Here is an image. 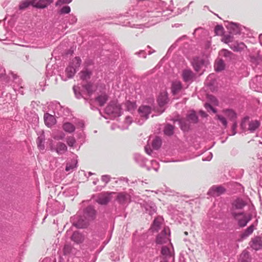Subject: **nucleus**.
<instances>
[{"mask_svg":"<svg viewBox=\"0 0 262 262\" xmlns=\"http://www.w3.org/2000/svg\"><path fill=\"white\" fill-rule=\"evenodd\" d=\"M245 257L246 253L245 252V251H243L240 255L239 260L241 261V262H245Z\"/></svg>","mask_w":262,"mask_h":262,"instance_id":"nucleus-54","label":"nucleus"},{"mask_svg":"<svg viewBox=\"0 0 262 262\" xmlns=\"http://www.w3.org/2000/svg\"><path fill=\"white\" fill-rule=\"evenodd\" d=\"M211 45V43L210 42H208L206 45V48H209Z\"/></svg>","mask_w":262,"mask_h":262,"instance_id":"nucleus-61","label":"nucleus"},{"mask_svg":"<svg viewBox=\"0 0 262 262\" xmlns=\"http://www.w3.org/2000/svg\"><path fill=\"white\" fill-rule=\"evenodd\" d=\"M223 112L230 120L234 121L236 118V114L232 110H224Z\"/></svg>","mask_w":262,"mask_h":262,"instance_id":"nucleus-27","label":"nucleus"},{"mask_svg":"<svg viewBox=\"0 0 262 262\" xmlns=\"http://www.w3.org/2000/svg\"><path fill=\"white\" fill-rule=\"evenodd\" d=\"M77 161L76 160H73L71 161V163H68L67 164V166L66 167V170L67 171H69L73 169L76 168L77 166Z\"/></svg>","mask_w":262,"mask_h":262,"instance_id":"nucleus-38","label":"nucleus"},{"mask_svg":"<svg viewBox=\"0 0 262 262\" xmlns=\"http://www.w3.org/2000/svg\"><path fill=\"white\" fill-rule=\"evenodd\" d=\"M45 136L42 133L40 135L36 140V143L37 144V147L39 149V150H44L45 146Z\"/></svg>","mask_w":262,"mask_h":262,"instance_id":"nucleus-23","label":"nucleus"},{"mask_svg":"<svg viewBox=\"0 0 262 262\" xmlns=\"http://www.w3.org/2000/svg\"><path fill=\"white\" fill-rule=\"evenodd\" d=\"M170 231L168 228L165 227L162 232L159 234L156 238L157 244H163L170 241L169 238Z\"/></svg>","mask_w":262,"mask_h":262,"instance_id":"nucleus-7","label":"nucleus"},{"mask_svg":"<svg viewBox=\"0 0 262 262\" xmlns=\"http://www.w3.org/2000/svg\"><path fill=\"white\" fill-rule=\"evenodd\" d=\"M115 193L113 192H102L98 195L96 202L101 205H106L111 200V195Z\"/></svg>","mask_w":262,"mask_h":262,"instance_id":"nucleus-9","label":"nucleus"},{"mask_svg":"<svg viewBox=\"0 0 262 262\" xmlns=\"http://www.w3.org/2000/svg\"><path fill=\"white\" fill-rule=\"evenodd\" d=\"M205 107L206 109H207L208 111L209 110H211V109H213V107L210 104L208 103H206L205 104Z\"/></svg>","mask_w":262,"mask_h":262,"instance_id":"nucleus-56","label":"nucleus"},{"mask_svg":"<svg viewBox=\"0 0 262 262\" xmlns=\"http://www.w3.org/2000/svg\"><path fill=\"white\" fill-rule=\"evenodd\" d=\"M225 67V63L222 59L217 60L214 64V69L216 72H220L224 70Z\"/></svg>","mask_w":262,"mask_h":262,"instance_id":"nucleus-28","label":"nucleus"},{"mask_svg":"<svg viewBox=\"0 0 262 262\" xmlns=\"http://www.w3.org/2000/svg\"><path fill=\"white\" fill-rule=\"evenodd\" d=\"M11 75H12V76H13V78L14 79L16 78L17 76H16L15 74H13V73H11Z\"/></svg>","mask_w":262,"mask_h":262,"instance_id":"nucleus-62","label":"nucleus"},{"mask_svg":"<svg viewBox=\"0 0 262 262\" xmlns=\"http://www.w3.org/2000/svg\"><path fill=\"white\" fill-rule=\"evenodd\" d=\"M63 129L65 132L71 133L75 131V127L72 123L66 122L63 125Z\"/></svg>","mask_w":262,"mask_h":262,"instance_id":"nucleus-33","label":"nucleus"},{"mask_svg":"<svg viewBox=\"0 0 262 262\" xmlns=\"http://www.w3.org/2000/svg\"><path fill=\"white\" fill-rule=\"evenodd\" d=\"M32 5V0H25L21 2L19 5V10H24Z\"/></svg>","mask_w":262,"mask_h":262,"instance_id":"nucleus-36","label":"nucleus"},{"mask_svg":"<svg viewBox=\"0 0 262 262\" xmlns=\"http://www.w3.org/2000/svg\"><path fill=\"white\" fill-rule=\"evenodd\" d=\"M181 82L179 81L172 82L171 85V92L173 95L178 94L182 89Z\"/></svg>","mask_w":262,"mask_h":262,"instance_id":"nucleus-21","label":"nucleus"},{"mask_svg":"<svg viewBox=\"0 0 262 262\" xmlns=\"http://www.w3.org/2000/svg\"><path fill=\"white\" fill-rule=\"evenodd\" d=\"M260 125V123L259 121L256 120H252L248 123V130L251 132H253L259 127Z\"/></svg>","mask_w":262,"mask_h":262,"instance_id":"nucleus-22","label":"nucleus"},{"mask_svg":"<svg viewBox=\"0 0 262 262\" xmlns=\"http://www.w3.org/2000/svg\"><path fill=\"white\" fill-rule=\"evenodd\" d=\"M88 221L87 218H85V220L80 218L77 222L73 223V225L78 228H84L88 226Z\"/></svg>","mask_w":262,"mask_h":262,"instance_id":"nucleus-25","label":"nucleus"},{"mask_svg":"<svg viewBox=\"0 0 262 262\" xmlns=\"http://www.w3.org/2000/svg\"><path fill=\"white\" fill-rule=\"evenodd\" d=\"M186 118L191 123H196L198 121V118L195 112L193 111L187 115Z\"/></svg>","mask_w":262,"mask_h":262,"instance_id":"nucleus-31","label":"nucleus"},{"mask_svg":"<svg viewBox=\"0 0 262 262\" xmlns=\"http://www.w3.org/2000/svg\"><path fill=\"white\" fill-rule=\"evenodd\" d=\"M43 118L45 124L49 127L52 126L56 123L54 116L48 113L45 114Z\"/></svg>","mask_w":262,"mask_h":262,"instance_id":"nucleus-15","label":"nucleus"},{"mask_svg":"<svg viewBox=\"0 0 262 262\" xmlns=\"http://www.w3.org/2000/svg\"><path fill=\"white\" fill-rule=\"evenodd\" d=\"M111 177L108 175H103L101 177V180L105 182V184H107L108 183V182L110 181Z\"/></svg>","mask_w":262,"mask_h":262,"instance_id":"nucleus-51","label":"nucleus"},{"mask_svg":"<svg viewBox=\"0 0 262 262\" xmlns=\"http://www.w3.org/2000/svg\"><path fill=\"white\" fill-rule=\"evenodd\" d=\"M174 126L170 124H167L164 128L163 132L164 134L168 136L172 135L174 132Z\"/></svg>","mask_w":262,"mask_h":262,"instance_id":"nucleus-32","label":"nucleus"},{"mask_svg":"<svg viewBox=\"0 0 262 262\" xmlns=\"http://www.w3.org/2000/svg\"><path fill=\"white\" fill-rule=\"evenodd\" d=\"M220 54L221 56L229 59H231L233 56V54L232 52L226 49L222 50Z\"/></svg>","mask_w":262,"mask_h":262,"instance_id":"nucleus-39","label":"nucleus"},{"mask_svg":"<svg viewBox=\"0 0 262 262\" xmlns=\"http://www.w3.org/2000/svg\"><path fill=\"white\" fill-rule=\"evenodd\" d=\"M105 113L113 118L121 115V107L119 103L116 102H111L105 108Z\"/></svg>","mask_w":262,"mask_h":262,"instance_id":"nucleus-5","label":"nucleus"},{"mask_svg":"<svg viewBox=\"0 0 262 262\" xmlns=\"http://www.w3.org/2000/svg\"><path fill=\"white\" fill-rule=\"evenodd\" d=\"M125 105L126 107V109L128 111H132L135 110L137 106L135 102H131L129 101H127L126 102Z\"/></svg>","mask_w":262,"mask_h":262,"instance_id":"nucleus-40","label":"nucleus"},{"mask_svg":"<svg viewBox=\"0 0 262 262\" xmlns=\"http://www.w3.org/2000/svg\"><path fill=\"white\" fill-rule=\"evenodd\" d=\"M72 1V0H58L56 3L55 5L56 6H60L62 4H69L71 3Z\"/></svg>","mask_w":262,"mask_h":262,"instance_id":"nucleus-49","label":"nucleus"},{"mask_svg":"<svg viewBox=\"0 0 262 262\" xmlns=\"http://www.w3.org/2000/svg\"><path fill=\"white\" fill-rule=\"evenodd\" d=\"M245 205V202L239 198L236 199L232 203L231 213L239 227H244L246 226V214L244 212L239 211L243 209Z\"/></svg>","mask_w":262,"mask_h":262,"instance_id":"nucleus-1","label":"nucleus"},{"mask_svg":"<svg viewBox=\"0 0 262 262\" xmlns=\"http://www.w3.org/2000/svg\"><path fill=\"white\" fill-rule=\"evenodd\" d=\"M158 102L159 103V105L160 106H164L165 104H166L168 102V97L167 93H161L158 98Z\"/></svg>","mask_w":262,"mask_h":262,"instance_id":"nucleus-26","label":"nucleus"},{"mask_svg":"<svg viewBox=\"0 0 262 262\" xmlns=\"http://www.w3.org/2000/svg\"><path fill=\"white\" fill-rule=\"evenodd\" d=\"M255 224H253L247 229V235L248 234H251L253 232L254 230L255 229Z\"/></svg>","mask_w":262,"mask_h":262,"instance_id":"nucleus-50","label":"nucleus"},{"mask_svg":"<svg viewBox=\"0 0 262 262\" xmlns=\"http://www.w3.org/2000/svg\"><path fill=\"white\" fill-rule=\"evenodd\" d=\"M212 158V154L211 152H209L206 157L203 158V161H210Z\"/></svg>","mask_w":262,"mask_h":262,"instance_id":"nucleus-53","label":"nucleus"},{"mask_svg":"<svg viewBox=\"0 0 262 262\" xmlns=\"http://www.w3.org/2000/svg\"><path fill=\"white\" fill-rule=\"evenodd\" d=\"M129 195L124 192L119 193L118 194L117 200L121 204L125 203L129 199Z\"/></svg>","mask_w":262,"mask_h":262,"instance_id":"nucleus-30","label":"nucleus"},{"mask_svg":"<svg viewBox=\"0 0 262 262\" xmlns=\"http://www.w3.org/2000/svg\"><path fill=\"white\" fill-rule=\"evenodd\" d=\"M145 150L146 152L148 155H150L152 150L150 149L149 147H148L147 146H145Z\"/></svg>","mask_w":262,"mask_h":262,"instance_id":"nucleus-58","label":"nucleus"},{"mask_svg":"<svg viewBox=\"0 0 262 262\" xmlns=\"http://www.w3.org/2000/svg\"><path fill=\"white\" fill-rule=\"evenodd\" d=\"M80 77L82 80H87L89 79L91 76L92 73L88 70L81 71L80 73Z\"/></svg>","mask_w":262,"mask_h":262,"instance_id":"nucleus-35","label":"nucleus"},{"mask_svg":"<svg viewBox=\"0 0 262 262\" xmlns=\"http://www.w3.org/2000/svg\"><path fill=\"white\" fill-rule=\"evenodd\" d=\"M71 11V8L68 6L63 7L59 11L60 14H68Z\"/></svg>","mask_w":262,"mask_h":262,"instance_id":"nucleus-47","label":"nucleus"},{"mask_svg":"<svg viewBox=\"0 0 262 262\" xmlns=\"http://www.w3.org/2000/svg\"><path fill=\"white\" fill-rule=\"evenodd\" d=\"M183 79L185 82H189L192 81L194 77V73L188 69H185L182 72Z\"/></svg>","mask_w":262,"mask_h":262,"instance_id":"nucleus-19","label":"nucleus"},{"mask_svg":"<svg viewBox=\"0 0 262 262\" xmlns=\"http://www.w3.org/2000/svg\"><path fill=\"white\" fill-rule=\"evenodd\" d=\"M226 34L224 35L222 38V41L225 43H229V42H231L233 40V36L230 34Z\"/></svg>","mask_w":262,"mask_h":262,"instance_id":"nucleus-42","label":"nucleus"},{"mask_svg":"<svg viewBox=\"0 0 262 262\" xmlns=\"http://www.w3.org/2000/svg\"><path fill=\"white\" fill-rule=\"evenodd\" d=\"M176 121L179 122L180 128L184 132H187L190 129L191 123L187 118L177 119Z\"/></svg>","mask_w":262,"mask_h":262,"instance_id":"nucleus-13","label":"nucleus"},{"mask_svg":"<svg viewBox=\"0 0 262 262\" xmlns=\"http://www.w3.org/2000/svg\"><path fill=\"white\" fill-rule=\"evenodd\" d=\"M79 57H75L66 69V73L68 78H72L76 72L77 69L81 64Z\"/></svg>","mask_w":262,"mask_h":262,"instance_id":"nucleus-4","label":"nucleus"},{"mask_svg":"<svg viewBox=\"0 0 262 262\" xmlns=\"http://www.w3.org/2000/svg\"><path fill=\"white\" fill-rule=\"evenodd\" d=\"M144 207L146 211L149 215H152L156 211V206L155 204L150 202H146L144 204Z\"/></svg>","mask_w":262,"mask_h":262,"instance_id":"nucleus-20","label":"nucleus"},{"mask_svg":"<svg viewBox=\"0 0 262 262\" xmlns=\"http://www.w3.org/2000/svg\"><path fill=\"white\" fill-rule=\"evenodd\" d=\"M226 191L222 186H213L209 189L208 193L213 196H218Z\"/></svg>","mask_w":262,"mask_h":262,"instance_id":"nucleus-10","label":"nucleus"},{"mask_svg":"<svg viewBox=\"0 0 262 262\" xmlns=\"http://www.w3.org/2000/svg\"><path fill=\"white\" fill-rule=\"evenodd\" d=\"M216 117H217V119L219 120L221 122V123H222L223 126L225 127H226L227 125V122L226 121V118L224 117H223L221 115H217Z\"/></svg>","mask_w":262,"mask_h":262,"instance_id":"nucleus-48","label":"nucleus"},{"mask_svg":"<svg viewBox=\"0 0 262 262\" xmlns=\"http://www.w3.org/2000/svg\"><path fill=\"white\" fill-rule=\"evenodd\" d=\"M73 90L75 96L78 99H80L81 98L86 99L84 96L85 93H86L87 94L90 96L93 94L94 91L93 89V86L90 83L83 85L82 86V89H80V88L78 86H74Z\"/></svg>","mask_w":262,"mask_h":262,"instance_id":"nucleus-2","label":"nucleus"},{"mask_svg":"<svg viewBox=\"0 0 262 262\" xmlns=\"http://www.w3.org/2000/svg\"><path fill=\"white\" fill-rule=\"evenodd\" d=\"M210 62L207 57H196L193 59L192 61V66L194 70L199 72L203 68H206Z\"/></svg>","mask_w":262,"mask_h":262,"instance_id":"nucleus-6","label":"nucleus"},{"mask_svg":"<svg viewBox=\"0 0 262 262\" xmlns=\"http://www.w3.org/2000/svg\"><path fill=\"white\" fill-rule=\"evenodd\" d=\"M227 29L229 30L230 33L233 34H239L241 31V28L239 25L236 23H230L227 26Z\"/></svg>","mask_w":262,"mask_h":262,"instance_id":"nucleus-17","label":"nucleus"},{"mask_svg":"<svg viewBox=\"0 0 262 262\" xmlns=\"http://www.w3.org/2000/svg\"><path fill=\"white\" fill-rule=\"evenodd\" d=\"M49 146L52 151H55L58 155H62L68 150L67 145L64 143L61 142H57L55 146L52 140L50 143Z\"/></svg>","mask_w":262,"mask_h":262,"instance_id":"nucleus-8","label":"nucleus"},{"mask_svg":"<svg viewBox=\"0 0 262 262\" xmlns=\"http://www.w3.org/2000/svg\"><path fill=\"white\" fill-rule=\"evenodd\" d=\"M161 253L163 255L166 257H170L172 256V253L170 249L166 246L162 247Z\"/></svg>","mask_w":262,"mask_h":262,"instance_id":"nucleus-41","label":"nucleus"},{"mask_svg":"<svg viewBox=\"0 0 262 262\" xmlns=\"http://www.w3.org/2000/svg\"><path fill=\"white\" fill-rule=\"evenodd\" d=\"M138 112L141 117L144 120H146L151 112V108L146 105L141 106L139 108Z\"/></svg>","mask_w":262,"mask_h":262,"instance_id":"nucleus-14","label":"nucleus"},{"mask_svg":"<svg viewBox=\"0 0 262 262\" xmlns=\"http://www.w3.org/2000/svg\"><path fill=\"white\" fill-rule=\"evenodd\" d=\"M48 260V259L47 258H46V259H44L42 262H47V261Z\"/></svg>","mask_w":262,"mask_h":262,"instance_id":"nucleus-64","label":"nucleus"},{"mask_svg":"<svg viewBox=\"0 0 262 262\" xmlns=\"http://www.w3.org/2000/svg\"><path fill=\"white\" fill-rule=\"evenodd\" d=\"M125 122L128 124H130L132 122V119L129 116H127L125 118Z\"/></svg>","mask_w":262,"mask_h":262,"instance_id":"nucleus-55","label":"nucleus"},{"mask_svg":"<svg viewBox=\"0 0 262 262\" xmlns=\"http://www.w3.org/2000/svg\"><path fill=\"white\" fill-rule=\"evenodd\" d=\"M162 141L159 137H156L152 142V146L154 149H158L161 146Z\"/></svg>","mask_w":262,"mask_h":262,"instance_id":"nucleus-37","label":"nucleus"},{"mask_svg":"<svg viewBox=\"0 0 262 262\" xmlns=\"http://www.w3.org/2000/svg\"><path fill=\"white\" fill-rule=\"evenodd\" d=\"M210 111H212L214 113L216 112V110L215 108H214L213 107V109H211Z\"/></svg>","mask_w":262,"mask_h":262,"instance_id":"nucleus-63","label":"nucleus"},{"mask_svg":"<svg viewBox=\"0 0 262 262\" xmlns=\"http://www.w3.org/2000/svg\"><path fill=\"white\" fill-rule=\"evenodd\" d=\"M52 0H32V6L37 8L43 9L52 3Z\"/></svg>","mask_w":262,"mask_h":262,"instance_id":"nucleus-11","label":"nucleus"},{"mask_svg":"<svg viewBox=\"0 0 262 262\" xmlns=\"http://www.w3.org/2000/svg\"><path fill=\"white\" fill-rule=\"evenodd\" d=\"M135 159L141 166H143L145 159H144L140 155L136 154L135 156Z\"/></svg>","mask_w":262,"mask_h":262,"instance_id":"nucleus-44","label":"nucleus"},{"mask_svg":"<svg viewBox=\"0 0 262 262\" xmlns=\"http://www.w3.org/2000/svg\"><path fill=\"white\" fill-rule=\"evenodd\" d=\"M95 100L98 103L100 106H102L107 101L108 96L105 94H102L101 95L97 97Z\"/></svg>","mask_w":262,"mask_h":262,"instance_id":"nucleus-24","label":"nucleus"},{"mask_svg":"<svg viewBox=\"0 0 262 262\" xmlns=\"http://www.w3.org/2000/svg\"><path fill=\"white\" fill-rule=\"evenodd\" d=\"M71 238L74 243L79 244L83 242L84 236L79 232L75 231L73 233Z\"/></svg>","mask_w":262,"mask_h":262,"instance_id":"nucleus-18","label":"nucleus"},{"mask_svg":"<svg viewBox=\"0 0 262 262\" xmlns=\"http://www.w3.org/2000/svg\"><path fill=\"white\" fill-rule=\"evenodd\" d=\"M237 127V123L236 122H234L233 125H232V130H233V134L232 135H234L236 134V132H235V129Z\"/></svg>","mask_w":262,"mask_h":262,"instance_id":"nucleus-57","label":"nucleus"},{"mask_svg":"<svg viewBox=\"0 0 262 262\" xmlns=\"http://www.w3.org/2000/svg\"><path fill=\"white\" fill-rule=\"evenodd\" d=\"M250 246L255 250L262 249V239L260 237L253 238L249 243Z\"/></svg>","mask_w":262,"mask_h":262,"instance_id":"nucleus-12","label":"nucleus"},{"mask_svg":"<svg viewBox=\"0 0 262 262\" xmlns=\"http://www.w3.org/2000/svg\"><path fill=\"white\" fill-rule=\"evenodd\" d=\"M251 61L255 64H258L259 62L260 58L257 56L256 57H250Z\"/></svg>","mask_w":262,"mask_h":262,"instance_id":"nucleus-52","label":"nucleus"},{"mask_svg":"<svg viewBox=\"0 0 262 262\" xmlns=\"http://www.w3.org/2000/svg\"><path fill=\"white\" fill-rule=\"evenodd\" d=\"M67 143L69 146L73 147L76 143V140L73 137H68L67 138Z\"/></svg>","mask_w":262,"mask_h":262,"instance_id":"nucleus-45","label":"nucleus"},{"mask_svg":"<svg viewBox=\"0 0 262 262\" xmlns=\"http://www.w3.org/2000/svg\"><path fill=\"white\" fill-rule=\"evenodd\" d=\"M73 249V247L70 245H66L63 248V253L64 255H68L71 253L72 250Z\"/></svg>","mask_w":262,"mask_h":262,"instance_id":"nucleus-46","label":"nucleus"},{"mask_svg":"<svg viewBox=\"0 0 262 262\" xmlns=\"http://www.w3.org/2000/svg\"><path fill=\"white\" fill-rule=\"evenodd\" d=\"M64 138V135L60 136V137H54V138L57 140H62Z\"/></svg>","mask_w":262,"mask_h":262,"instance_id":"nucleus-60","label":"nucleus"},{"mask_svg":"<svg viewBox=\"0 0 262 262\" xmlns=\"http://www.w3.org/2000/svg\"><path fill=\"white\" fill-rule=\"evenodd\" d=\"M143 2L145 4L147 5L149 8L146 10L145 14H144L143 15L140 14V17H158L161 15V12L160 11H155V10L157 9V8L156 7L157 4L147 1H144Z\"/></svg>","mask_w":262,"mask_h":262,"instance_id":"nucleus-3","label":"nucleus"},{"mask_svg":"<svg viewBox=\"0 0 262 262\" xmlns=\"http://www.w3.org/2000/svg\"><path fill=\"white\" fill-rule=\"evenodd\" d=\"M214 32L216 35H222L224 33V28L222 25H217L214 29Z\"/></svg>","mask_w":262,"mask_h":262,"instance_id":"nucleus-43","label":"nucleus"},{"mask_svg":"<svg viewBox=\"0 0 262 262\" xmlns=\"http://www.w3.org/2000/svg\"><path fill=\"white\" fill-rule=\"evenodd\" d=\"M245 44L243 42H236L230 45V48L234 51L238 52L243 50L245 48Z\"/></svg>","mask_w":262,"mask_h":262,"instance_id":"nucleus-29","label":"nucleus"},{"mask_svg":"<svg viewBox=\"0 0 262 262\" xmlns=\"http://www.w3.org/2000/svg\"><path fill=\"white\" fill-rule=\"evenodd\" d=\"M200 114L203 117H206L207 116V114L203 111H200Z\"/></svg>","mask_w":262,"mask_h":262,"instance_id":"nucleus-59","label":"nucleus"},{"mask_svg":"<svg viewBox=\"0 0 262 262\" xmlns=\"http://www.w3.org/2000/svg\"><path fill=\"white\" fill-rule=\"evenodd\" d=\"M162 219L160 218H156L155 219L152 226L153 231H158L159 230L162 224Z\"/></svg>","mask_w":262,"mask_h":262,"instance_id":"nucleus-34","label":"nucleus"},{"mask_svg":"<svg viewBox=\"0 0 262 262\" xmlns=\"http://www.w3.org/2000/svg\"><path fill=\"white\" fill-rule=\"evenodd\" d=\"M85 218H87L88 220H92L94 219L96 215V211L92 206L86 207L84 212Z\"/></svg>","mask_w":262,"mask_h":262,"instance_id":"nucleus-16","label":"nucleus"}]
</instances>
